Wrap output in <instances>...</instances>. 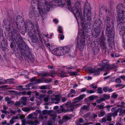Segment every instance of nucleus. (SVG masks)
Segmentation results:
<instances>
[{"instance_id":"nucleus-50","label":"nucleus","mask_w":125,"mask_h":125,"mask_svg":"<svg viewBox=\"0 0 125 125\" xmlns=\"http://www.w3.org/2000/svg\"><path fill=\"white\" fill-rule=\"evenodd\" d=\"M86 92L87 93H88L92 94L94 93L95 92L92 90H86Z\"/></svg>"},{"instance_id":"nucleus-64","label":"nucleus","mask_w":125,"mask_h":125,"mask_svg":"<svg viewBox=\"0 0 125 125\" xmlns=\"http://www.w3.org/2000/svg\"><path fill=\"white\" fill-rule=\"evenodd\" d=\"M106 121V118L105 117H104L102 119V122H105Z\"/></svg>"},{"instance_id":"nucleus-5","label":"nucleus","mask_w":125,"mask_h":125,"mask_svg":"<svg viewBox=\"0 0 125 125\" xmlns=\"http://www.w3.org/2000/svg\"><path fill=\"white\" fill-rule=\"evenodd\" d=\"M114 29V24L112 20L107 17L104 21V29L106 34L108 36L111 35V33Z\"/></svg>"},{"instance_id":"nucleus-48","label":"nucleus","mask_w":125,"mask_h":125,"mask_svg":"<svg viewBox=\"0 0 125 125\" xmlns=\"http://www.w3.org/2000/svg\"><path fill=\"white\" fill-rule=\"evenodd\" d=\"M103 96L104 97L105 99H108L110 98V96L109 95L104 94Z\"/></svg>"},{"instance_id":"nucleus-52","label":"nucleus","mask_w":125,"mask_h":125,"mask_svg":"<svg viewBox=\"0 0 125 125\" xmlns=\"http://www.w3.org/2000/svg\"><path fill=\"white\" fill-rule=\"evenodd\" d=\"M22 124L21 125H25L26 123V121L25 119H23L22 120Z\"/></svg>"},{"instance_id":"nucleus-37","label":"nucleus","mask_w":125,"mask_h":125,"mask_svg":"<svg viewBox=\"0 0 125 125\" xmlns=\"http://www.w3.org/2000/svg\"><path fill=\"white\" fill-rule=\"evenodd\" d=\"M21 93L23 95L27 94L30 95L31 94V92H27L25 91H24L22 92H21Z\"/></svg>"},{"instance_id":"nucleus-4","label":"nucleus","mask_w":125,"mask_h":125,"mask_svg":"<svg viewBox=\"0 0 125 125\" xmlns=\"http://www.w3.org/2000/svg\"><path fill=\"white\" fill-rule=\"evenodd\" d=\"M29 26L31 27V29H29L28 30V33L30 37L31 38L32 42L36 43L38 40L37 35H38L39 37L41 38V34L39 31L38 30V27L37 25H36L37 29V32L35 29V26H34L33 23L31 22H30Z\"/></svg>"},{"instance_id":"nucleus-63","label":"nucleus","mask_w":125,"mask_h":125,"mask_svg":"<svg viewBox=\"0 0 125 125\" xmlns=\"http://www.w3.org/2000/svg\"><path fill=\"white\" fill-rule=\"evenodd\" d=\"M52 122L51 121L49 120L48 121V125H53Z\"/></svg>"},{"instance_id":"nucleus-19","label":"nucleus","mask_w":125,"mask_h":125,"mask_svg":"<svg viewBox=\"0 0 125 125\" xmlns=\"http://www.w3.org/2000/svg\"><path fill=\"white\" fill-rule=\"evenodd\" d=\"M59 97L58 95H55L54 94L51 95L50 96L51 101L52 102H54L55 101H60Z\"/></svg>"},{"instance_id":"nucleus-29","label":"nucleus","mask_w":125,"mask_h":125,"mask_svg":"<svg viewBox=\"0 0 125 125\" xmlns=\"http://www.w3.org/2000/svg\"><path fill=\"white\" fill-rule=\"evenodd\" d=\"M90 106V104H89L88 105H84L82 107V109L83 110H86L88 111L89 110V108Z\"/></svg>"},{"instance_id":"nucleus-18","label":"nucleus","mask_w":125,"mask_h":125,"mask_svg":"<svg viewBox=\"0 0 125 125\" xmlns=\"http://www.w3.org/2000/svg\"><path fill=\"white\" fill-rule=\"evenodd\" d=\"M31 81L32 82L33 84H36L43 82V80H41L40 79H35L34 78L31 79Z\"/></svg>"},{"instance_id":"nucleus-51","label":"nucleus","mask_w":125,"mask_h":125,"mask_svg":"<svg viewBox=\"0 0 125 125\" xmlns=\"http://www.w3.org/2000/svg\"><path fill=\"white\" fill-rule=\"evenodd\" d=\"M59 38L61 40H63L64 38V36L63 34H60L59 35Z\"/></svg>"},{"instance_id":"nucleus-23","label":"nucleus","mask_w":125,"mask_h":125,"mask_svg":"<svg viewBox=\"0 0 125 125\" xmlns=\"http://www.w3.org/2000/svg\"><path fill=\"white\" fill-rule=\"evenodd\" d=\"M98 113V116L99 117H102L106 114V113L103 110H101L100 112L98 111L97 112Z\"/></svg>"},{"instance_id":"nucleus-59","label":"nucleus","mask_w":125,"mask_h":125,"mask_svg":"<svg viewBox=\"0 0 125 125\" xmlns=\"http://www.w3.org/2000/svg\"><path fill=\"white\" fill-rule=\"evenodd\" d=\"M103 89L105 92H106L107 91L108 87H104Z\"/></svg>"},{"instance_id":"nucleus-32","label":"nucleus","mask_w":125,"mask_h":125,"mask_svg":"<svg viewBox=\"0 0 125 125\" xmlns=\"http://www.w3.org/2000/svg\"><path fill=\"white\" fill-rule=\"evenodd\" d=\"M21 110L22 111L25 112H28L31 110V108L25 107H23Z\"/></svg>"},{"instance_id":"nucleus-35","label":"nucleus","mask_w":125,"mask_h":125,"mask_svg":"<svg viewBox=\"0 0 125 125\" xmlns=\"http://www.w3.org/2000/svg\"><path fill=\"white\" fill-rule=\"evenodd\" d=\"M70 119V118L66 116H63L62 118L63 121L64 122L66 121L69 120Z\"/></svg>"},{"instance_id":"nucleus-56","label":"nucleus","mask_w":125,"mask_h":125,"mask_svg":"<svg viewBox=\"0 0 125 125\" xmlns=\"http://www.w3.org/2000/svg\"><path fill=\"white\" fill-rule=\"evenodd\" d=\"M8 86L7 85H3L2 86H0V88H8Z\"/></svg>"},{"instance_id":"nucleus-12","label":"nucleus","mask_w":125,"mask_h":125,"mask_svg":"<svg viewBox=\"0 0 125 125\" xmlns=\"http://www.w3.org/2000/svg\"><path fill=\"white\" fill-rule=\"evenodd\" d=\"M3 26L4 27L7 29H10V21L7 19H5L3 21Z\"/></svg>"},{"instance_id":"nucleus-53","label":"nucleus","mask_w":125,"mask_h":125,"mask_svg":"<svg viewBox=\"0 0 125 125\" xmlns=\"http://www.w3.org/2000/svg\"><path fill=\"white\" fill-rule=\"evenodd\" d=\"M62 27L61 26H59L58 28V31L60 33H62L63 32L62 31Z\"/></svg>"},{"instance_id":"nucleus-26","label":"nucleus","mask_w":125,"mask_h":125,"mask_svg":"<svg viewBox=\"0 0 125 125\" xmlns=\"http://www.w3.org/2000/svg\"><path fill=\"white\" fill-rule=\"evenodd\" d=\"M119 31L120 35H122L123 36L125 34V30L119 27Z\"/></svg>"},{"instance_id":"nucleus-36","label":"nucleus","mask_w":125,"mask_h":125,"mask_svg":"<svg viewBox=\"0 0 125 125\" xmlns=\"http://www.w3.org/2000/svg\"><path fill=\"white\" fill-rule=\"evenodd\" d=\"M50 116L52 117V119L53 120H55L56 117V115L55 114H50Z\"/></svg>"},{"instance_id":"nucleus-57","label":"nucleus","mask_w":125,"mask_h":125,"mask_svg":"<svg viewBox=\"0 0 125 125\" xmlns=\"http://www.w3.org/2000/svg\"><path fill=\"white\" fill-rule=\"evenodd\" d=\"M66 4L67 6H69L71 3L70 0H66Z\"/></svg>"},{"instance_id":"nucleus-38","label":"nucleus","mask_w":125,"mask_h":125,"mask_svg":"<svg viewBox=\"0 0 125 125\" xmlns=\"http://www.w3.org/2000/svg\"><path fill=\"white\" fill-rule=\"evenodd\" d=\"M106 37L103 36H102L101 38L100 39V42H105L106 41Z\"/></svg>"},{"instance_id":"nucleus-25","label":"nucleus","mask_w":125,"mask_h":125,"mask_svg":"<svg viewBox=\"0 0 125 125\" xmlns=\"http://www.w3.org/2000/svg\"><path fill=\"white\" fill-rule=\"evenodd\" d=\"M50 74L49 73L43 72L42 73H38V75H41V76H48L50 75Z\"/></svg>"},{"instance_id":"nucleus-10","label":"nucleus","mask_w":125,"mask_h":125,"mask_svg":"<svg viewBox=\"0 0 125 125\" xmlns=\"http://www.w3.org/2000/svg\"><path fill=\"white\" fill-rule=\"evenodd\" d=\"M94 30L93 34L95 37H97L101 33L102 28L101 27H95V28H93Z\"/></svg>"},{"instance_id":"nucleus-43","label":"nucleus","mask_w":125,"mask_h":125,"mask_svg":"<svg viewBox=\"0 0 125 125\" xmlns=\"http://www.w3.org/2000/svg\"><path fill=\"white\" fill-rule=\"evenodd\" d=\"M21 104V102L20 101L16 102L14 104L16 106H18L20 105Z\"/></svg>"},{"instance_id":"nucleus-47","label":"nucleus","mask_w":125,"mask_h":125,"mask_svg":"<svg viewBox=\"0 0 125 125\" xmlns=\"http://www.w3.org/2000/svg\"><path fill=\"white\" fill-rule=\"evenodd\" d=\"M77 67V66L76 65H75L74 66H73L72 65H71L68 68H67V69H74L76 68Z\"/></svg>"},{"instance_id":"nucleus-15","label":"nucleus","mask_w":125,"mask_h":125,"mask_svg":"<svg viewBox=\"0 0 125 125\" xmlns=\"http://www.w3.org/2000/svg\"><path fill=\"white\" fill-rule=\"evenodd\" d=\"M57 70V74L59 76L61 77L67 76L66 75V73L61 69H58Z\"/></svg>"},{"instance_id":"nucleus-40","label":"nucleus","mask_w":125,"mask_h":125,"mask_svg":"<svg viewBox=\"0 0 125 125\" xmlns=\"http://www.w3.org/2000/svg\"><path fill=\"white\" fill-rule=\"evenodd\" d=\"M39 117L41 119H43L44 118L46 119L47 118V117L46 116L44 115H42V114H40V115Z\"/></svg>"},{"instance_id":"nucleus-20","label":"nucleus","mask_w":125,"mask_h":125,"mask_svg":"<svg viewBox=\"0 0 125 125\" xmlns=\"http://www.w3.org/2000/svg\"><path fill=\"white\" fill-rule=\"evenodd\" d=\"M86 96L85 94H83L79 96L74 99L73 100V101H77L79 102L80 101L83 99Z\"/></svg>"},{"instance_id":"nucleus-2","label":"nucleus","mask_w":125,"mask_h":125,"mask_svg":"<svg viewBox=\"0 0 125 125\" xmlns=\"http://www.w3.org/2000/svg\"><path fill=\"white\" fill-rule=\"evenodd\" d=\"M49 0H40L37 3L38 9L43 20L46 18L45 14L51 6L57 5V4L59 6L63 5L65 2V0H54L48 4Z\"/></svg>"},{"instance_id":"nucleus-45","label":"nucleus","mask_w":125,"mask_h":125,"mask_svg":"<svg viewBox=\"0 0 125 125\" xmlns=\"http://www.w3.org/2000/svg\"><path fill=\"white\" fill-rule=\"evenodd\" d=\"M49 113V111L48 110H43L42 112V114L45 115H46L47 113Z\"/></svg>"},{"instance_id":"nucleus-1","label":"nucleus","mask_w":125,"mask_h":125,"mask_svg":"<svg viewBox=\"0 0 125 125\" xmlns=\"http://www.w3.org/2000/svg\"><path fill=\"white\" fill-rule=\"evenodd\" d=\"M68 6L69 10L73 13L78 22H80L81 23L83 28L84 29L90 25L92 21L90 17L91 8L88 3H85L84 5L83 18L82 16L81 6L79 2H76L72 8L71 4Z\"/></svg>"},{"instance_id":"nucleus-49","label":"nucleus","mask_w":125,"mask_h":125,"mask_svg":"<svg viewBox=\"0 0 125 125\" xmlns=\"http://www.w3.org/2000/svg\"><path fill=\"white\" fill-rule=\"evenodd\" d=\"M77 72H73L71 73L70 75L72 76L77 75Z\"/></svg>"},{"instance_id":"nucleus-62","label":"nucleus","mask_w":125,"mask_h":125,"mask_svg":"<svg viewBox=\"0 0 125 125\" xmlns=\"http://www.w3.org/2000/svg\"><path fill=\"white\" fill-rule=\"evenodd\" d=\"M70 93H75L76 91L75 90L73 89H71L70 90Z\"/></svg>"},{"instance_id":"nucleus-55","label":"nucleus","mask_w":125,"mask_h":125,"mask_svg":"<svg viewBox=\"0 0 125 125\" xmlns=\"http://www.w3.org/2000/svg\"><path fill=\"white\" fill-rule=\"evenodd\" d=\"M116 110H117L118 112H119L120 113H121L122 112L123 109L122 108H120L117 109Z\"/></svg>"},{"instance_id":"nucleus-13","label":"nucleus","mask_w":125,"mask_h":125,"mask_svg":"<svg viewBox=\"0 0 125 125\" xmlns=\"http://www.w3.org/2000/svg\"><path fill=\"white\" fill-rule=\"evenodd\" d=\"M125 8L124 5L122 3L119 4L117 7V13L122 12L123 11H125Z\"/></svg>"},{"instance_id":"nucleus-24","label":"nucleus","mask_w":125,"mask_h":125,"mask_svg":"<svg viewBox=\"0 0 125 125\" xmlns=\"http://www.w3.org/2000/svg\"><path fill=\"white\" fill-rule=\"evenodd\" d=\"M21 99V101H20L21 102V103L23 105H25L27 104L26 103L27 99L26 97H22Z\"/></svg>"},{"instance_id":"nucleus-41","label":"nucleus","mask_w":125,"mask_h":125,"mask_svg":"<svg viewBox=\"0 0 125 125\" xmlns=\"http://www.w3.org/2000/svg\"><path fill=\"white\" fill-rule=\"evenodd\" d=\"M37 123H39V122L38 121H31L29 122V124L31 125L36 124Z\"/></svg>"},{"instance_id":"nucleus-28","label":"nucleus","mask_w":125,"mask_h":125,"mask_svg":"<svg viewBox=\"0 0 125 125\" xmlns=\"http://www.w3.org/2000/svg\"><path fill=\"white\" fill-rule=\"evenodd\" d=\"M33 84L32 83H29L28 84L26 85L25 86L27 88H26V89H30V87H31V88H32Z\"/></svg>"},{"instance_id":"nucleus-44","label":"nucleus","mask_w":125,"mask_h":125,"mask_svg":"<svg viewBox=\"0 0 125 125\" xmlns=\"http://www.w3.org/2000/svg\"><path fill=\"white\" fill-rule=\"evenodd\" d=\"M97 93H98L101 94L103 92L102 90V88L101 87H99L97 89Z\"/></svg>"},{"instance_id":"nucleus-6","label":"nucleus","mask_w":125,"mask_h":125,"mask_svg":"<svg viewBox=\"0 0 125 125\" xmlns=\"http://www.w3.org/2000/svg\"><path fill=\"white\" fill-rule=\"evenodd\" d=\"M20 49L21 54H22L26 59L27 60L33 62L34 59L31 54L28 47L25 44L22 45Z\"/></svg>"},{"instance_id":"nucleus-8","label":"nucleus","mask_w":125,"mask_h":125,"mask_svg":"<svg viewBox=\"0 0 125 125\" xmlns=\"http://www.w3.org/2000/svg\"><path fill=\"white\" fill-rule=\"evenodd\" d=\"M86 30L85 29V30L83 31V33L78 36L77 43L79 48L81 51L83 49L84 47L85 40L84 33L86 31L88 30V29L87 30Z\"/></svg>"},{"instance_id":"nucleus-60","label":"nucleus","mask_w":125,"mask_h":125,"mask_svg":"<svg viewBox=\"0 0 125 125\" xmlns=\"http://www.w3.org/2000/svg\"><path fill=\"white\" fill-rule=\"evenodd\" d=\"M49 99L48 97H45L44 98L43 100L45 102H46L48 101Z\"/></svg>"},{"instance_id":"nucleus-61","label":"nucleus","mask_w":125,"mask_h":125,"mask_svg":"<svg viewBox=\"0 0 125 125\" xmlns=\"http://www.w3.org/2000/svg\"><path fill=\"white\" fill-rule=\"evenodd\" d=\"M98 107L100 109H102L105 108V107H104L103 105H98Z\"/></svg>"},{"instance_id":"nucleus-21","label":"nucleus","mask_w":125,"mask_h":125,"mask_svg":"<svg viewBox=\"0 0 125 125\" xmlns=\"http://www.w3.org/2000/svg\"><path fill=\"white\" fill-rule=\"evenodd\" d=\"M62 48L64 54L69 53L70 51V49L69 47L65 46Z\"/></svg>"},{"instance_id":"nucleus-11","label":"nucleus","mask_w":125,"mask_h":125,"mask_svg":"<svg viewBox=\"0 0 125 125\" xmlns=\"http://www.w3.org/2000/svg\"><path fill=\"white\" fill-rule=\"evenodd\" d=\"M118 18L117 20L120 21L123 20L125 18V11H123L122 12H117ZM121 22H122L121 21Z\"/></svg>"},{"instance_id":"nucleus-46","label":"nucleus","mask_w":125,"mask_h":125,"mask_svg":"<svg viewBox=\"0 0 125 125\" xmlns=\"http://www.w3.org/2000/svg\"><path fill=\"white\" fill-rule=\"evenodd\" d=\"M118 96V94H116L115 93H113L111 97L114 98H117Z\"/></svg>"},{"instance_id":"nucleus-30","label":"nucleus","mask_w":125,"mask_h":125,"mask_svg":"<svg viewBox=\"0 0 125 125\" xmlns=\"http://www.w3.org/2000/svg\"><path fill=\"white\" fill-rule=\"evenodd\" d=\"M101 45L103 49H104L106 47V42H100Z\"/></svg>"},{"instance_id":"nucleus-31","label":"nucleus","mask_w":125,"mask_h":125,"mask_svg":"<svg viewBox=\"0 0 125 125\" xmlns=\"http://www.w3.org/2000/svg\"><path fill=\"white\" fill-rule=\"evenodd\" d=\"M50 86L48 85H42L40 86V89H49Z\"/></svg>"},{"instance_id":"nucleus-27","label":"nucleus","mask_w":125,"mask_h":125,"mask_svg":"<svg viewBox=\"0 0 125 125\" xmlns=\"http://www.w3.org/2000/svg\"><path fill=\"white\" fill-rule=\"evenodd\" d=\"M5 100L7 102V104H9L13 103V101L10 100V99L8 97H5Z\"/></svg>"},{"instance_id":"nucleus-54","label":"nucleus","mask_w":125,"mask_h":125,"mask_svg":"<svg viewBox=\"0 0 125 125\" xmlns=\"http://www.w3.org/2000/svg\"><path fill=\"white\" fill-rule=\"evenodd\" d=\"M100 50L99 48L98 47H96L95 48V49L94 52H95L97 53Z\"/></svg>"},{"instance_id":"nucleus-3","label":"nucleus","mask_w":125,"mask_h":125,"mask_svg":"<svg viewBox=\"0 0 125 125\" xmlns=\"http://www.w3.org/2000/svg\"><path fill=\"white\" fill-rule=\"evenodd\" d=\"M101 64L102 66L101 68L90 69L88 70L89 72L93 73L95 75H98L100 74V72L104 69H108V70H110L117 67V66H115L114 65H109L108 63V61L104 60L102 61Z\"/></svg>"},{"instance_id":"nucleus-14","label":"nucleus","mask_w":125,"mask_h":125,"mask_svg":"<svg viewBox=\"0 0 125 125\" xmlns=\"http://www.w3.org/2000/svg\"><path fill=\"white\" fill-rule=\"evenodd\" d=\"M77 101H74L70 105V111H72L74 109L80 105V104H77Z\"/></svg>"},{"instance_id":"nucleus-34","label":"nucleus","mask_w":125,"mask_h":125,"mask_svg":"<svg viewBox=\"0 0 125 125\" xmlns=\"http://www.w3.org/2000/svg\"><path fill=\"white\" fill-rule=\"evenodd\" d=\"M119 28H122L123 29L125 30V21L122 22L120 24Z\"/></svg>"},{"instance_id":"nucleus-22","label":"nucleus","mask_w":125,"mask_h":125,"mask_svg":"<svg viewBox=\"0 0 125 125\" xmlns=\"http://www.w3.org/2000/svg\"><path fill=\"white\" fill-rule=\"evenodd\" d=\"M98 97L97 96L94 95H91L87 98H85V99L87 102H88L89 101H91L94 100V99L97 98Z\"/></svg>"},{"instance_id":"nucleus-17","label":"nucleus","mask_w":125,"mask_h":125,"mask_svg":"<svg viewBox=\"0 0 125 125\" xmlns=\"http://www.w3.org/2000/svg\"><path fill=\"white\" fill-rule=\"evenodd\" d=\"M102 23V21L100 19H97L95 21L94 23L93 24V28H95V27H101L100 25Z\"/></svg>"},{"instance_id":"nucleus-7","label":"nucleus","mask_w":125,"mask_h":125,"mask_svg":"<svg viewBox=\"0 0 125 125\" xmlns=\"http://www.w3.org/2000/svg\"><path fill=\"white\" fill-rule=\"evenodd\" d=\"M14 33H15L16 34H17L18 36L15 38L13 42H11L10 45V46L11 48H14V42H15L17 44V46L20 48H21V46L22 45H23V44H25V42H24L23 40L21 37L20 35V33L18 30L17 31H14Z\"/></svg>"},{"instance_id":"nucleus-39","label":"nucleus","mask_w":125,"mask_h":125,"mask_svg":"<svg viewBox=\"0 0 125 125\" xmlns=\"http://www.w3.org/2000/svg\"><path fill=\"white\" fill-rule=\"evenodd\" d=\"M66 109L63 108L58 110L57 111V112L59 113H61L63 112H66Z\"/></svg>"},{"instance_id":"nucleus-9","label":"nucleus","mask_w":125,"mask_h":125,"mask_svg":"<svg viewBox=\"0 0 125 125\" xmlns=\"http://www.w3.org/2000/svg\"><path fill=\"white\" fill-rule=\"evenodd\" d=\"M16 22L17 28L20 32V30H19L21 27L20 26L24 24L25 26L24 27V28L23 29L24 31H23V32L24 33H25L26 32L27 27L26 26L25 24V23L23 21V19L22 18L21 16H19L17 17L16 18Z\"/></svg>"},{"instance_id":"nucleus-58","label":"nucleus","mask_w":125,"mask_h":125,"mask_svg":"<svg viewBox=\"0 0 125 125\" xmlns=\"http://www.w3.org/2000/svg\"><path fill=\"white\" fill-rule=\"evenodd\" d=\"M23 74L26 76H27L29 74V73L26 71H24Z\"/></svg>"},{"instance_id":"nucleus-33","label":"nucleus","mask_w":125,"mask_h":125,"mask_svg":"<svg viewBox=\"0 0 125 125\" xmlns=\"http://www.w3.org/2000/svg\"><path fill=\"white\" fill-rule=\"evenodd\" d=\"M117 110H115L114 112L111 113V115L115 117L117 115Z\"/></svg>"},{"instance_id":"nucleus-16","label":"nucleus","mask_w":125,"mask_h":125,"mask_svg":"<svg viewBox=\"0 0 125 125\" xmlns=\"http://www.w3.org/2000/svg\"><path fill=\"white\" fill-rule=\"evenodd\" d=\"M54 52L55 55L58 56L62 55L64 54L62 48H58L55 50Z\"/></svg>"},{"instance_id":"nucleus-42","label":"nucleus","mask_w":125,"mask_h":125,"mask_svg":"<svg viewBox=\"0 0 125 125\" xmlns=\"http://www.w3.org/2000/svg\"><path fill=\"white\" fill-rule=\"evenodd\" d=\"M115 82L118 83H120L121 82V80L119 78H118L116 79Z\"/></svg>"}]
</instances>
